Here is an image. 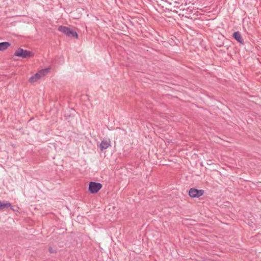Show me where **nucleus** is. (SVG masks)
I'll list each match as a JSON object with an SVG mask.
<instances>
[{
	"mask_svg": "<svg viewBox=\"0 0 261 261\" xmlns=\"http://www.w3.org/2000/svg\"><path fill=\"white\" fill-rule=\"evenodd\" d=\"M58 31L68 37H72L75 38H78L79 37L78 34L76 32L65 26H60L58 28Z\"/></svg>",
	"mask_w": 261,
	"mask_h": 261,
	"instance_id": "f257e3e1",
	"label": "nucleus"
},
{
	"mask_svg": "<svg viewBox=\"0 0 261 261\" xmlns=\"http://www.w3.org/2000/svg\"><path fill=\"white\" fill-rule=\"evenodd\" d=\"M14 55L16 57L25 59L32 57L33 56V53L29 50L19 48L15 51Z\"/></svg>",
	"mask_w": 261,
	"mask_h": 261,
	"instance_id": "f03ea898",
	"label": "nucleus"
},
{
	"mask_svg": "<svg viewBox=\"0 0 261 261\" xmlns=\"http://www.w3.org/2000/svg\"><path fill=\"white\" fill-rule=\"evenodd\" d=\"M102 187L101 183L90 181L89 184V191L92 194L97 193Z\"/></svg>",
	"mask_w": 261,
	"mask_h": 261,
	"instance_id": "7ed1b4c3",
	"label": "nucleus"
},
{
	"mask_svg": "<svg viewBox=\"0 0 261 261\" xmlns=\"http://www.w3.org/2000/svg\"><path fill=\"white\" fill-rule=\"evenodd\" d=\"M204 193L203 190H198L196 188H191L189 191V195L192 198H198Z\"/></svg>",
	"mask_w": 261,
	"mask_h": 261,
	"instance_id": "20e7f679",
	"label": "nucleus"
},
{
	"mask_svg": "<svg viewBox=\"0 0 261 261\" xmlns=\"http://www.w3.org/2000/svg\"><path fill=\"white\" fill-rule=\"evenodd\" d=\"M111 146V141L110 139H103L99 145V149L101 151L108 148Z\"/></svg>",
	"mask_w": 261,
	"mask_h": 261,
	"instance_id": "39448f33",
	"label": "nucleus"
},
{
	"mask_svg": "<svg viewBox=\"0 0 261 261\" xmlns=\"http://www.w3.org/2000/svg\"><path fill=\"white\" fill-rule=\"evenodd\" d=\"M233 38L239 42L242 43L243 39L239 32H235L233 34Z\"/></svg>",
	"mask_w": 261,
	"mask_h": 261,
	"instance_id": "423d86ee",
	"label": "nucleus"
},
{
	"mask_svg": "<svg viewBox=\"0 0 261 261\" xmlns=\"http://www.w3.org/2000/svg\"><path fill=\"white\" fill-rule=\"evenodd\" d=\"M40 79H41L40 76L39 75V74L37 72L34 75H33L30 77L29 82L31 83H34Z\"/></svg>",
	"mask_w": 261,
	"mask_h": 261,
	"instance_id": "0eeeda50",
	"label": "nucleus"
},
{
	"mask_svg": "<svg viewBox=\"0 0 261 261\" xmlns=\"http://www.w3.org/2000/svg\"><path fill=\"white\" fill-rule=\"evenodd\" d=\"M10 43L8 42H3L0 43V51L5 50L7 49L10 46Z\"/></svg>",
	"mask_w": 261,
	"mask_h": 261,
	"instance_id": "6e6552de",
	"label": "nucleus"
},
{
	"mask_svg": "<svg viewBox=\"0 0 261 261\" xmlns=\"http://www.w3.org/2000/svg\"><path fill=\"white\" fill-rule=\"evenodd\" d=\"M49 70H50L49 68H45V69L40 70L37 73L39 74V75L40 76V77L42 78V77H43L44 76H45V75H46L47 74V73L49 72Z\"/></svg>",
	"mask_w": 261,
	"mask_h": 261,
	"instance_id": "1a4fd4ad",
	"label": "nucleus"
},
{
	"mask_svg": "<svg viewBox=\"0 0 261 261\" xmlns=\"http://www.w3.org/2000/svg\"><path fill=\"white\" fill-rule=\"evenodd\" d=\"M12 207V205L10 202H2L0 201V209H4L5 208H8Z\"/></svg>",
	"mask_w": 261,
	"mask_h": 261,
	"instance_id": "9d476101",
	"label": "nucleus"
}]
</instances>
